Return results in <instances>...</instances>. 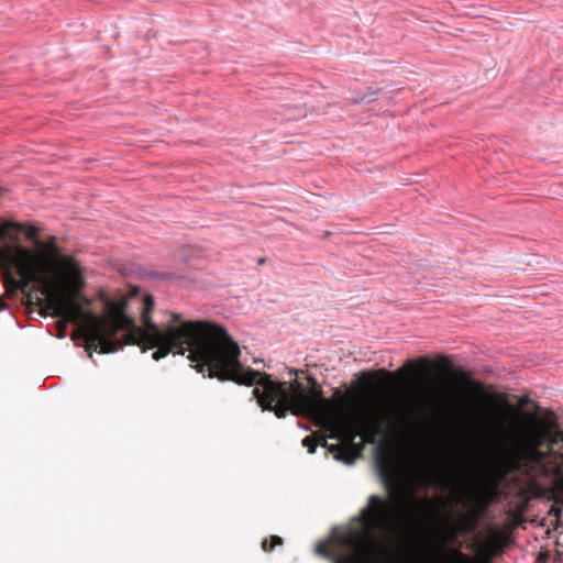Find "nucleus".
<instances>
[{
  "label": "nucleus",
  "mask_w": 563,
  "mask_h": 563,
  "mask_svg": "<svg viewBox=\"0 0 563 563\" xmlns=\"http://www.w3.org/2000/svg\"><path fill=\"white\" fill-rule=\"evenodd\" d=\"M126 302H108V313L98 316L89 309L87 320L88 334L92 342H97L99 353H114L125 344H136L143 352L157 349L152 357L155 361L167 356L175 351L184 355L189 352L188 358L195 363L197 371L205 357V347L209 345L217 327L203 322H187L180 328L159 329L154 323L151 313L154 309V299L151 295L144 297L141 321L143 327L135 324L126 313Z\"/></svg>",
  "instance_id": "nucleus-1"
},
{
  "label": "nucleus",
  "mask_w": 563,
  "mask_h": 563,
  "mask_svg": "<svg viewBox=\"0 0 563 563\" xmlns=\"http://www.w3.org/2000/svg\"><path fill=\"white\" fill-rule=\"evenodd\" d=\"M24 260V266L20 268V278L11 277L12 288L25 291L32 284L38 286V290L45 296L44 314L60 318L57 321L58 336L64 338L68 323L78 324L77 332L85 340V349L92 356V351H98L97 342L90 340L88 334L87 320L91 299L81 296L85 286L81 267L71 256H64L55 260L58 274L52 278L42 260L29 249L20 250Z\"/></svg>",
  "instance_id": "nucleus-2"
},
{
  "label": "nucleus",
  "mask_w": 563,
  "mask_h": 563,
  "mask_svg": "<svg viewBox=\"0 0 563 563\" xmlns=\"http://www.w3.org/2000/svg\"><path fill=\"white\" fill-rule=\"evenodd\" d=\"M241 351L236 342L218 328L205 347V357L199 363L200 373H208L209 377L220 380H232L240 385L256 387L253 395L263 410H269L277 418H285L288 412L299 416L297 402L301 401L306 387L298 379L292 382H275L272 376L260 371L245 368L240 362Z\"/></svg>",
  "instance_id": "nucleus-3"
},
{
  "label": "nucleus",
  "mask_w": 563,
  "mask_h": 563,
  "mask_svg": "<svg viewBox=\"0 0 563 563\" xmlns=\"http://www.w3.org/2000/svg\"><path fill=\"white\" fill-rule=\"evenodd\" d=\"M309 389L306 388L297 412L312 419L316 426L329 433V438L344 440V444H331L329 451L339 461L353 463L360 449H355L354 440L362 435L366 442L373 443L382 433L383 426L395 427L400 421L388 412L373 411L352 419L345 410L347 398L335 389L331 398L323 397L321 385L312 376H307Z\"/></svg>",
  "instance_id": "nucleus-4"
},
{
  "label": "nucleus",
  "mask_w": 563,
  "mask_h": 563,
  "mask_svg": "<svg viewBox=\"0 0 563 563\" xmlns=\"http://www.w3.org/2000/svg\"><path fill=\"white\" fill-rule=\"evenodd\" d=\"M377 466L383 478L387 497L371 495L367 505L360 512V522L367 531L365 542L356 534L342 533L336 536L333 544L319 543L318 554L332 560L334 563H372L379 550L374 532H389L396 526L397 514L400 511V498L397 488V476L386 456L377 457Z\"/></svg>",
  "instance_id": "nucleus-5"
},
{
  "label": "nucleus",
  "mask_w": 563,
  "mask_h": 563,
  "mask_svg": "<svg viewBox=\"0 0 563 563\" xmlns=\"http://www.w3.org/2000/svg\"><path fill=\"white\" fill-rule=\"evenodd\" d=\"M501 449L509 465L527 476L543 473L549 465L563 472V429L552 411L543 417L525 415L517 432H503Z\"/></svg>",
  "instance_id": "nucleus-6"
},
{
  "label": "nucleus",
  "mask_w": 563,
  "mask_h": 563,
  "mask_svg": "<svg viewBox=\"0 0 563 563\" xmlns=\"http://www.w3.org/2000/svg\"><path fill=\"white\" fill-rule=\"evenodd\" d=\"M471 509L460 512L457 520L453 525H446L442 531V540L433 542L429 548V560L431 563H444L445 561V544L448 541L455 539L459 534L472 532L481 515L484 514L488 507V500L477 490L468 493Z\"/></svg>",
  "instance_id": "nucleus-7"
},
{
  "label": "nucleus",
  "mask_w": 563,
  "mask_h": 563,
  "mask_svg": "<svg viewBox=\"0 0 563 563\" xmlns=\"http://www.w3.org/2000/svg\"><path fill=\"white\" fill-rule=\"evenodd\" d=\"M21 249L24 247L16 246L8 252L0 251V267L5 271V284L11 288V277H15L14 273L20 277V268L26 265V260H24L20 252Z\"/></svg>",
  "instance_id": "nucleus-8"
},
{
  "label": "nucleus",
  "mask_w": 563,
  "mask_h": 563,
  "mask_svg": "<svg viewBox=\"0 0 563 563\" xmlns=\"http://www.w3.org/2000/svg\"><path fill=\"white\" fill-rule=\"evenodd\" d=\"M456 378L465 390L478 398H489V399H499L503 405H506L510 410H514V407L507 402L505 396L497 394H487L483 384L471 377L470 373L461 371L456 373Z\"/></svg>",
  "instance_id": "nucleus-9"
},
{
  "label": "nucleus",
  "mask_w": 563,
  "mask_h": 563,
  "mask_svg": "<svg viewBox=\"0 0 563 563\" xmlns=\"http://www.w3.org/2000/svg\"><path fill=\"white\" fill-rule=\"evenodd\" d=\"M418 367L423 371H428L434 367L433 362L427 357H419L416 362L408 361L397 374L413 376L417 374Z\"/></svg>",
  "instance_id": "nucleus-10"
},
{
  "label": "nucleus",
  "mask_w": 563,
  "mask_h": 563,
  "mask_svg": "<svg viewBox=\"0 0 563 563\" xmlns=\"http://www.w3.org/2000/svg\"><path fill=\"white\" fill-rule=\"evenodd\" d=\"M396 375V373H391V372H387L385 369H379L377 372H375L374 376H382L385 378V383H389L391 380V378H394V376ZM362 380L364 384L367 385L368 388H374L375 385H374V382H373V375H371L369 373H364L362 375Z\"/></svg>",
  "instance_id": "nucleus-11"
},
{
  "label": "nucleus",
  "mask_w": 563,
  "mask_h": 563,
  "mask_svg": "<svg viewBox=\"0 0 563 563\" xmlns=\"http://www.w3.org/2000/svg\"><path fill=\"white\" fill-rule=\"evenodd\" d=\"M188 321H183V317L180 313H177V312H172L170 313V324L166 325V327H159V329L162 330H166L168 328H180L181 325H184L185 323H187ZM196 322H201L200 320H197ZM203 323H209V324H212V325H216L220 329H222L227 334L228 332L225 331V329L217 323H213V322H209V321H202Z\"/></svg>",
  "instance_id": "nucleus-12"
},
{
  "label": "nucleus",
  "mask_w": 563,
  "mask_h": 563,
  "mask_svg": "<svg viewBox=\"0 0 563 563\" xmlns=\"http://www.w3.org/2000/svg\"><path fill=\"white\" fill-rule=\"evenodd\" d=\"M549 499L553 500V504L563 506V485L554 484L549 490Z\"/></svg>",
  "instance_id": "nucleus-13"
},
{
  "label": "nucleus",
  "mask_w": 563,
  "mask_h": 563,
  "mask_svg": "<svg viewBox=\"0 0 563 563\" xmlns=\"http://www.w3.org/2000/svg\"><path fill=\"white\" fill-rule=\"evenodd\" d=\"M319 442L313 435H308L302 440V445L307 448L308 453L313 454Z\"/></svg>",
  "instance_id": "nucleus-14"
},
{
  "label": "nucleus",
  "mask_w": 563,
  "mask_h": 563,
  "mask_svg": "<svg viewBox=\"0 0 563 563\" xmlns=\"http://www.w3.org/2000/svg\"><path fill=\"white\" fill-rule=\"evenodd\" d=\"M416 503L418 505L422 506L426 510H428L430 512H433V514L437 512L435 508L432 506V504H431V501L429 499H421V500H418Z\"/></svg>",
  "instance_id": "nucleus-15"
},
{
  "label": "nucleus",
  "mask_w": 563,
  "mask_h": 563,
  "mask_svg": "<svg viewBox=\"0 0 563 563\" xmlns=\"http://www.w3.org/2000/svg\"><path fill=\"white\" fill-rule=\"evenodd\" d=\"M563 506L553 504L549 510V514L554 516L555 518H559L562 514Z\"/></svg>",
  "instance_id": "nucleus-16"
},
{
  "label": "nucleus",
  "mask_w": 563,
  "mask_h": 563,
  "mask_svg": "<svg viewBox=\"0 0 563 563\" xmlns=\"http://www.w3.org/2000/svg\"><path fill=\"white\" fill-rule=\"evenodd\" d=\"M37 228L35 227H30L26 232H25V236L27 240H31V241H35L36 240V236H37Z\"/></svg>",
  "instance_id": "nucleus-17"
},
{
  "label": "nucleus",
  "mask_w": 563,
  "mask_h": 563,
  "mask_svg": "<svg viewBox=\"0 0 563 563\" xmlns=\"http://www.w3.org/2000/svg\"><path fill=\"white\" fill-rule=\"evenodd\" d=\"M267 540H268V542L274 544V548L283 544V539L278 536H271L269 539H267Z\"/></svg>",
  "instance_id": "nucleus-18"
},
{
  "label": "nucleus",
  "mask_w": 563,
  "mask_h": 563,
  "mask_svg": "<svg viewBox=\"0 0 563 563\" xmlns=\"http://www.w3.org/2000/svg\"><path fill=\"white\" fill-rule=\"evenodd\" d=\"M3 229H14L16 231H21L22 225L18 222H7L3 227Z\"/></svg>",
  "instance_id": "nucleus-19"
},
{
  "label": "nucleus",
  "mask_w": 563,
  "mask_h": 563,
  "mask_svg": "<svg viewBox=\"0 0 563 563\" xmlns=\"http://www.w3.org/2000/svg\"><path fill=\"white\" fill-rule=\"evenodd\" d=\"M262 549L263 551L265 552H271L273 549H274V544H272L271 542H268L267 539H265L263 542H262Z\"/></svg>",
  "instance_id": "nucleus-20"
},
{
  "label": "nucleus",
  "mask_w": 563,
  "mask_h": 563,
  "mask_svg": "<svg viewBox=\"0 0 563 563\" xmlns=\"http://www.w3.org/2000/svg\"><path fill=\"white\" fill-rule=\"evenodd\" d=\"M439 362H440L442 365L451 366V362H450V360H449L446 356H441V357L439 358Z\"/></svg>",
  "instance_id": "nucleus-21"
},
{
  "label": "nucleus",
  "mask_w": 563,
  "mask_h": 563,
  "mask_svg": "<svg viewBox=\"0 0 563 563\" xmlns=\"http://www.w3.org/2000/svg\"><path fill=\"white\" fill-rule=\"evenodd\" d=\"M49 246H51V251H52V252H55V244H54V243H52Z\"/></svg>",
  "instance_id": "nucleus-22"
},
{
  "label": "nucleus",
  "mask_w": 563,
  "mask_h": 563,
  "mask_svg": "<svg viewBox=\"0 0 563 563\" xmlns=\"http://www.w3.org/2000/svg\"><path fill=\"white\" fill-rule=\"evenodd\" d=\"M321 445L328 446L325 439H322Z\"/></svg>",
  "instance_id": "nucleus-23"
},
{
  "label": "nucleus",
  "mask_w": 563,
  "mask_h": 563,
  "mask_svg": "<svg viewBox=\"0 0 563 563\" xmlns=\"http://www.w3.org/2000/svg\"><path fill=\"white\" fill-rule=\"evenodd\" d=\"M290 373L298 375V371H295V369H292Z\"/></svg>",
  "instance_id": "nucleus-24"
},
{
  "label": "nucleus",
  "mask_w": 563,
  "mask_h": 563,
  "mask_svg": "<svg viewBox=\"0 0 563 563\" xmlns=\"http://www.w3.org/2000/svg\"><path fill=\"white\" fill-rule=\"evenodd\" d=\"M76 335L81 336L77 331L76 334H73V338H76Z\"/></svg>",
  "instance_id": "nucleus-25"
}]
</instances>
